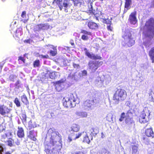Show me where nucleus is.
Segmentation results:
<instances>
[{"label": "nucleus", "mask_w": 154, "mask_h": 154, "mask_svg": "<svg viewBox=\"0 0 154 154\" xmlns=\"http://www.w3.org/2000/svg\"><path fill=\"white\" fill-rule=\"evenodd\" d=\"M61 142V136L58 132L54 129H49L44 142L47 154H59L62 147Z\"/></svg>", "instance_id": "1"}, {"label": "nucleus", "mask_w": 154, "mask_h": 154, "mask_svg": "<svg viewBox=\"0 0 154 154\" xmlns=\"http://www.w3.org/2000/svg\"><path fill=\"white\" fill-rule=\"evenodd\" d=\"M143 45L149 48L152 44V40L154 38V19L150 18L146 21L143 32Z\"/></svg>", "instance_id": "2"}, {"label": "nucleus", "mask_w": 154, "mask_h": 154, "mask_svg": "<svg viewBox=\"0 0 154 154\" xmlns=\"http://www.w3.org/2000/svg\"><path fill=\"white\" fill-rule=\"evenodd\" d=\"M122 38V44L123 46L130 47L134 44V40L132 36L129 27H127L124 30H123Z\"/></svg>", "instance_id": "3"}, {"label": "nucleus", "mask_w": 154, "mask_h": 154, "mask_svg": "<svg viewBox=\"0 0 154 154\" xmlns=\"http://www.w3.org/2000/svg\"><path fill=\"white\" fill-rule=\"evenodd\" d=\"M111 78L108 75H103L101 77H97L96 79L95 83L99 87H106L110 82Z\"/></svg>", "instance_id": "4"}, {"label": "nucleus", "mask_w": 154, "mask_h": 154, "mask_svg": "<svg viewBox=\"0 0 154 154\" xmlns=\"http://www.w3.org/2000/svg\"><path fill=\"white\" fill-rule=\"evenodd\" d=\"M126 95V92L125 90L120 88L117 89L114 95L113 102L116 104H118L119 101L124 100Z\"/></svg>", "instance_id": "5"}, {"label": "nucleus", "mask_w": 154, "mask_h": 154, "mask_svg": "<svg viewBox=\"0 0 154 154\" xmlns=\"http://www.w3.org/2000/svg\"><path fill=\"white\" fill-rule=\"evenodd\" d=\"M64 100L65 101L63 102V104L66 108H71L75 106L76 103L73 94H70L69 97L64 98L63 100L64 101Z\"/></svg>", "instance_id": "6"}, {"label": "nucleus", "mask_w": 154, "mask_h": 154, "mask_svg": "<svg viewBox=\"0 0 154 154\" xmlns=\"http://www.w3.org/2000/svg\"><path fill=\"white\" fill-rule=\"evenodd\" d=\"M103 62L96 61H91L88 64L89 69L92 72H95L98 68L103 64Z\"/></svg>", "instance_id": "7"}, {"label": "nucleus", "mask_w": 154, "mask_h": 154, "mask_svg": "<svg viewBox=\"0 0 154 154\" xmlns=\"http://www.w3.org/2000/svg\"><path fill=\"white\" fill-rule=\"evenodd\" d=\"M150 111L146 109H144L139 116V121L141 123H145L149 120L148 117L149 116Z\"/></svg>", "instance_id": "8"}, {"label": "nucleus", "mask_w": 154, "mask_h": 154, "mask_svg": "<svg viewBox=\"0 0 154 154\" xmlns=\"http://www.w3.org/2000/svg\"><path fill=\"white\" fill-rule=\"evenodd\" d=\"M82 132L78 133H71L69 136L68 141L70 142L72 140H75L79 138L82 135Z\"/></svg>", "instance_id": "9"}, {"label": "nucleus", "mask_w": 154, "mask_h": 154, "mask_svg": "<svg viewBox=\"0 0 154 154\" xmlns=\"http://www.w3.org/2000/svg\"><path fill=\"white\" fill-rule=\"evenodd\" d=\"M83 50L85 51L86 55L91 59L95 60L97 59H100L101 58V57L97 55H95L92 53H90L88 51L87 48H83Z\"/></svg>", "instance_id": "10"}, {"label": "nucleus", "mask_w": 154, "mask_h": 154, "mask_svg": "<svg viewBox=\"0 0 154 154\" xmlns=\"http://www.w3.org/2000/svg\"><path fill=\"white\" fill-rule=\"evenodd\" d=\"M10 110L7 107L4 106H0V114L2 116H5L10 112Z\"/></svg>", "instance_id": "11"}, {"label": "nucleus", "mask_w": 154, "mask_h": 154, "mask_svg": "<svg viewBox=\"0 0 154 154\" xmlns=\"http://www.w3.org/2000/svg\"><path fill=\"white\" fill-rule=\"evenodd\" d=\"M128 20L131 24L134 25H135L137 22L136 12H134L131 14L129 16Z\"/></svg>", "instance_id": "12"}, {"label": "nucleus", "mask_w": 154, "mask_h": 154, "mask_svg": "<svg viewBox=\"0 0 154 154\" xmlns=\"http://www.w3.org/2000/svg\"><path fill=\"white\" fill-rule=\"evenodd\" d=\"M65 81L63 79L60 80L56 82L55 86L56 90L58 91H60L63 88V83Z\"/></svg>", "instance_id": "13"}, {"label": "nucleus", "mask_w": 154, "mask_h": 154, "mask_svg": "<svg viewBox=\"0 0 154 154\" xmlns=\"http://www.w3.org/2000/svg\"><path fill=\"white\" fill-rule=\"evenodd\" d=\"M81 78V77H80L79 76V75H77L75 73L70 74L68 77V79L70 80L72 82L74 81H78Z\"/></svg>", "instance_id": "14"}, {"label": "nucleus", "mask_w": 154, "mask_h": 154, "mask_svg": "<svg viewBox=\"0 0 154 154\" xmlns=\"http://www.w3.org/2000/svg\"><path fill=\"white\" fill-rule=\"evenodd\" d=\"M91 100L92 101L93 105L95 106H99L100 103L102 102L101 98L100 97L94 99H92Z\"/></svg>", "instance_id": "15"}, {"label": "nucleus", "mask_w": 154, "mask_h": 154, "mask_svg": "<svg viewBox=\"0 0 154 154\" xmlns=\"http://www.w3.org/2000/svg\"><path fill=\"white\" fill-rule=\"evenodd\" d=\"M84 107L85 109L89 110L92 105H93L91 100H88L84 103Z\"/></svg>", "instance_id": "16"}, {"label": "nucleus", "mask_w": 154, "mask_h": 154, "mask_svg": "<svg viewBox=\"0 0 154 154\" xmlns=\"http://www.w3.org/2000/svg\"><path fill=\"white\" fill-rule=\"evenodd\" d=\"M28 137L32 140L35 141L36 140L35 137L37 136V132L34 131H29Z\"/></svg>", "instance_id": "17"}, {"label": "nucleus", "mask_w": 154, "mask_h": 154, "mask_svg": "<svg viewBox=\"0 0 154 154\" xmlns=\"http://www.w3.org/2000/svg\"><path fill=\"white\" fill-rule=\"evenodd\" d=\"M145 134L147 137H152V138L154 137V133L151 128L146 129L145 131Z\"/></svg>", "instance_id": "18"}, {"label": "nucleus", "mask_w": 154, "mask_h": 154, "mask_svg": "<svg viewBox=\"0 0 154 154\" xmlns=\"http://www.w3.org/2000/svg\"><path fill=\"white\" fill-rule=\"evenodd\" d=\"M126 124L128 126L130 127L134 125V122L131 118L127 116L125 120Z\"/></svg>", "instance_id": "19"}, {"label": "nucleus", "mask_w": 154, "mask_h": 154, "mask_svg": "<svg viewBox=\"0 0 154 154\" xmlns=\"http://www.w3.org/2000/svg\"><path fill=\"white\" fill-rule=\"evenodd\" d=\"M88 27L91 29H96L98 27V26L97 23L92 22H89L88 24Z\"/></svg>", "instance_id": "20"}, {"label": "nucleus", "mask_w": 154, "mask_h": 154, "mask_svg": "<svg viewBox=\"0 0 154 154\" xmlns=\"http://www.w3.org/2000/svg\"><path fill=\"white\" fill-rule=\"evenodd\" d=\"M125 9L124 12H126L127 10L130 8V6L132 3V0H125Z\"/></svg>", "instance_id": "21"}, {"label": "nucleus", "mask_w": 154, "mask_h": 154, "mask_svg": "<svg viewBox=\"0 0 154 154\" xmlns=\"http://www.w3.org/2000/svg\"><path fill=\"white\" fill-rule=\"evenodd\" d=\"M18 130L17 133L18 136L20 138L24 136V131L22 128H18Z\"/></svg>", "instance_id": "22"}, {"label": "nucleus", "mask_w": 154, "mask_h": 154, "mask_svg": "<svg viewBox=\"0 0 154 154\" xmlns=\"http://www.w3.org/2000/svg\"><path fill=\"white\" fill-rule=\"evenodd\" d=\"M82 134V135H83V136H84L83 142L89 144L90 140L89 137L88 136L87 133L85 132H83Z\"/></svg>", "instance_id": "23"}, {"label": "nucleus", "mask_w": 154, "mask_h": 154, "mask_svg": "<svg viewBox=\"0 0 154 154\" xmlns=\"http://www.w3.org/2000/svg\"><path fill=\"white\" fill-rule=\"evenodd\" d=\"M75 114L81 118L86 117L87 116V113L85 112H77Z\"/></svg>", "instance_id": "24"}, {"label": "nucleus", "mask_w": 154, "mask_h": 154, "mask_svg": "<svg viewBox=\"0 0 154 154\" xmlns=\"http://www.w3.org/2000/svg\"><path fill=\"white\" fill-rule=\"evenodd\" d=\"M71 128V131H72L74 132H77L79 131L80 127L78 125L73 124L72 125Z\"/></svg>", "instance_id": "25"}, {"label": "nucleus", "mask_w": 154, "mask_h": 154, "mask_svg": "<svg viewBox=\"0 0 154 154\" xmlns=\"http://www.w3.org/2000/svg\"><path fill=\"white\" fill-rule=\"evenodd\" d=\"M149 55L150 56L151 60H152V62L154 63V47L152 48L149 52Z\"/></svg>", "instance_id": "26"}, {"label": "nucleus", "mask_w": 154, "mask_h": 154, "mask_svg": "<svg viewBox=\"0 0 154 154\" xmlns=\"http://www.w3.org/2000/svg\"><path fill=\"white\" fill-rule=\"evenodd\" d=\"M49 72L48 71H46V72H44L42 74V79L43 80H48L49 78Z\"/></svg>", "instance_id": "27"}, {"label": "nucleus", "mask_w": 154, "mask_h": 154, "mask_svg": "<svg viewBox=\"0 0 154 154\" xmlns=\"http://www.w3.org/2000/svg\"><path fill=\"white\" fill-rule=\"evenodd\" d=\"M40 24L41 30H46L49 28V25L48 24Z\"/></svg>", "instance_id": "28"}, {"label": "nucleus", "mask_w": 154, "mask_h": 154, "mask_svg": "<svg viewBox=\"0 0 154 154\" xmlns=\"http://www.w3.org/2000/svg\"><path fill=\"white\" fill-rule=\"evenodd\" d=\"M21 101L24 104L26 105L29 103L27 98L25 95H24L21 96Z\"/></svg>", "instance_id": "29"}, {"label": "nucleus", "mask_w": 154, "mask_h": 154, "mask_svg": "<svg viewBox=\"0 0 154 154\" xmlns=\"http://www.w3.org/2000/svg\"><path fill=\"white\" fill-rule=\"evenodd\" d=\"M6 142L8 145L9 146L12 147L14 146V141L12 139L8 140Z\"/></svg>", "instance_id": "30"}, {"label": "nucleus", "mask_w": 154, "mask_h": 154, "mask_svg": "<svg viewBox=\"0 0 154 154\" xmlns=\"http://www.w3.org/2000/svg\"><path fill=\"white\" fill-rule=\"evenodd\" d=\"M87 71L85 70H83L81 72H79V76L80 77L82 78L83 76H85L87 75Z\"/></svg>", "instance_id": "31"}, {"label": "nucleus", "mask_w": 154, "mask_h": 154, "mask_svg": "<svg viewBox=\"0 0 154 154\" xmlns=\"http://www.w3.org/2000/svg\"><path fill=\"white\" fill-rule=\"evenodd\" d=\"M49 72L48 74H49V78L51 79H54L55 77V73H57L55 72H51L49 71H48Z\"/></svg>", "instance_id": "32"}, {"label": "nucleus", "mask_w": 154, "mask_h": 154, "mask_svg": "<svg viewBox=\"0 0 154 154\" xmlns=\"http://www.w3.org/2000/svg\"><path fill=\"white\" fill-rule=\"evenodd\" d=\"M74 4L75 5L78 7H80L83 3V1L80 2L78 0H74Z\"/></svg>", "instance_id": "33"}, {"label": "nucleus", "mask_w": 154, "mask_h": 154, "mask_svg": "<svg viewBox=\"0 0 154 154\" xmlns=\"http://www.w3.org/2000/svg\"><path fill=\"white\" fill-rule=\"evenodd\" d=\"M138 147L135 145L132 146V153L133 154H136L138 151Z\"/></svg>", "instance_id": "34"}, {"label": "nucleus", "mask_w": 154, "mask_h": 154, "mask_svg": "<svg viewBox=\"0 0 154 154\" xmlns=\"http://www.w3.org/2000/svg\"><path fill=\"white\" fill-rule=\"evenodd\" d=\"M50 52L51 55L53 56H55L57 53V49L56 48H54L53 50H51Z\"/></svg>", "instance_id": "35"}, {"label": "nucleus", "mask_w": 154, "mask_h": 154, "mask_svg": "<svg viewBox=\"0 0 154 154\" xmlns=\"http://www.w3.org/2000/svg\"><path fill=\"white\" fill-rule=\"evenodd\" d=\"M81 32L83 34V35H86L88 36V35H91V32H88L84 30H82Z\"/></svg>", "instance_id": "36"}, {"label": "nucleus", "mask_w": 154, "mask_h": 154, "mask_svg": "<svg viewBox=\"0 0 154 154\" xmlns=\"http://www.w3.org/2000/svg\"><path fill=\"white\" fill-rule=\"evenodd\" d=\"M14 102V103L16 104V106L17 107H19L20 106V102L19 100L17 98H16Z\"/></svg>", "instance_id": "37"}, {"label": "nucleus", "mask_w": 154, "mask_h": 154, "mask_svg": "<svg viewBox=\"0 0 154 154\" xmlns=\"http://www.w3.org/2000/svg\"><path fill=\"white\" fill-rule=\"evenodd\" d=\"M103 22L104 23H107V24H110L111 23V21L108 18H103Z\"/></svg>", "instance_id": "38"}, {"label": "nucleus", "mask_w": 154, "mask_h": 154, "mask_svg": "<svg viewBox=\"0 0 154 154\" xmlns=\"http://www.w3.org/2000/svg\"><path fill=\"white\" fill-rule=\"evenodd\" d=\"M39 60H36L33 63V66L34 67H38L39 66Z\"/></svg>", "instance_id": "39"}, {"label": "nucleus", "mask_w": 154, "mask_h": 154, "mask_svg": "<svg viewBox=\"0 0 154 154\" xmlns=\"http://www.w3.org/2000/svg\"><path fill=\"white\" fill-rule=\"evenodd\" d=\"M34 30L35 31H39L41 30V24L36 25L34 27Z\"/></svg>", "instance_id": "40"}, {"label": "nucleus", "mask_w": 154, "mask_h": 154, "mask_svg": "<svg viewBox=\"0 0 154 154\" xmlns=\"http://www.w3.org/2000/svg\"><path fill=\"white\" fill-rule=\"evenodd\" d=\"M125 114L124 112H122L120 118L119 119V121L120 122H122L124 120V119L125 117Z\"/></svg>", "instance_id": "41"}, {"label": "nucleus", "mask_w": 154, "mask_h": 154, "mask_svg": "<svg viewBox=\"0 0 154 154\" xmlns=\"http://www.w3.org/2000/svg\"><path fill=\"white\" fill-rule=\"evenodd\" d=\"M5 147V145L3 144L0 143V154L2 153L3 152L4 148Z\"/></svg>", "instance_id": "42"}, {"label": "nucleus", "mask_w": 154, "mask_h": 154, "mask_svg": "<svg viewBox=\"0 0 154 154\" xmlns=\"http://www.w3.org/2000/svg\"><path fill=\"white\" fill-rule=\"evenodd\" d=\"M16 78V76L13 75H10L9 77V79L12 81H14V79Z\"/></svg>", "instance_id": "43"}, {"label": "nucleus", "mask_w": 154, "mask_h": 154, "mask_svg": "<svg viewBox=\"0 0 154 154\" xmlns=\"http://www.w3.org/2000/svg\"><path fill=\"white\" fill-rule=\"evenodd\" d=\"M93 132L94 133H93V134L94 136H95L99 132V130L98 128H95L93 129Z\"/></svg>", "instance_id": "44"}, {"label": "nucleus", "mask_w": 154, "mask_h": 154, "mask_svg": "<svg viewBox=\"0 0 154 154\" xmlns=\"http://www.w3.org/2000/svg\"><path fill=\"white\" fill-rule=\"evenodd\" d=\"M81 38L82 40L86 41L88 39V37L86 35H82V36Z\"/></svg>", "instance_id": "45"}, {"label": "nucleus", "mask_w": 154, "mask_h": 154, "mask_svg": "<svg viewBox=\"0 0 154 154\" xmlns=\"http://www.w3.org/2000/svg\"><path fill=\"white\" fill-rule=\"evenodd\" d=\"M7 134L6 133H4L1 135V139L2 140H4L7 137Z\"/></svg>", "instance_id": "46"}, {"label": "nucleus", "mask_w": 154, "mask_h": 154, "mask_svg": "<svg viewBox=\"0 0 154 154\" xmlns=\"http://www.w3.org/2000/svg\"><path fill=\"white\" fill-rule=\"evenodd\" d=\"M102 154H110V152L106 149H103L102 150Z\"/></svg>", "instance_id": "47"}, {"label": "nucleus", "mask_w": 154, "mask_h": 154, "mask_svg": "<svg viewBox=\"0 0 154 154\" xmlns=\"http://www.w3.org/2000/svg\"><path fill=\"white\" fill-rule=\"evenodd\" d=\"M112 116L110 115H108L107 116L106 119H107L109 121H111V120H112Z\"/></svg>", "instance_id": "48"}, {"label": "nucleus", "mask_w": 154, "mask_h": 154, "mask_svg": "<svg viewBox=\"0 0 154 154\" xmlns=\"http://www.w3.org/2000/svg\"><path fill=\"white\" fill-rule=\"evenodd\" d=\"M73 66L75 68L79 69L80 68V66L78 64L73 63Z\"/></svg>", "instance_id": "49"}, {"label": "nucleus", "mask_w": 154, "mask_h": 154, "mask_svg": "<svg viewBox=\"0 0 154 154\" xmlns=\"http://www.w3.org/2000/svg\"><path fill=\"white\" fill-rule=\"evenodd\" d=\"M24 42V43H27L30 44L32 42V40L30 39L25 40Z\"/></svg>", "instance_id": "50"}, {"label": "nucleus", "mask_w": 154, "mask_h": 154, "mask_svg": "<svg viewBox=\"0 0 154 154\" xmlns=\"http://www.w3.org/2000/svg\"><path fill=\"white\" fill-rule=\"evenodd\" d=\"M21 16L23 18H25L26 16V12L24 11H23L21 14Z\"/></svg>", "instance_id": "51"}, {"label": "nucleus", "mask_w": 154, "mask_h": 154, "mask_svg": "<svg viewBox=\"0 0 154 154\" xmlns=\"http://www.w3.org/2000/svg\"><path fill=\"white\" fill-rule=\"evenodd\" d=\"M109 25H108L107 26V28L108 30H109L110 31H112V28L110 26V24H109Z\"/></svg>", "instance_id": "52"}, {"label": "nucleus", "mask_w": 154, "mask_h": 154, "mask_svg": "<svg viewBox=\"0 0 154 154\" xmlns=\"http://www.w3.org/2000/svg\"><path fill=\"white\" fill-rule=\"evenodd\" d=\"M72 154H84V153L81 152H76Z\"/></svg>", "instance_id": "53"}, {"label": "nucleus", "mask_w": 154, "mask_h": 154, "mask_svg": "<svg viewBox=\"0 0 154 154\" xmlns=\"http://www.w3.org/2000/svg\"><path fill=\"white\" fill-rule=\"evenodd\" d=\"M40 57L41 58H47L48 57V56L47 55H41L40 56Z\"/></svg>", "instance_id": "54"}, {"label": "nucleus", "mask_w": 154, "mask_h": 154, "mask_svg": "<svg viewBox=\"0 0 154 154\" xmlns=\"http://www.w3.org/2000/svg\"><path fill=\"white\" fill-rule=\"evenodd\" d=\"M47 46L48 47H49L50 48H51L52 49H53L54 48H56L54 47V46L51 45H47Z\"/></svg>", "instance_id": "55"}, {"label": "nucleus", "mask_w": 154, "mask_h": 154, "mask_svg": "<svg viewBox=\"0 0 154 154\" xmlns=\"http://www.w3.org/2000/svg\"><path fill=\"white\" fill-rule=\"evenodd\" d=\"M90 9L89 11H91L92 12H93V7L92 5L91 4H90Z\"/></svg>", "instance_id": "56"}, {"label": "nucleus", "mask_w": 154, "mask_h": 154, "mask_svg": "<svg viewBox=\"0 0 154 154\" xmlns=\"http://www.w3.org/2000/svg\"><path fill=\"white\" fill-rule=\"evenodd\" d=\"M19 60H21L22 61H23V62H24L25 60L24 59V58L22 57H19Z\"/></svg>", "instance_id": "57"}, {"label": "nucleus", "mask_w": 154, "mask_h": 154, "mask_svg": "<svg viewBox=\"0 0 154 154\" xmlns=\"http://www.w3.org/2000/svg\"><path fill=\"white\" fill-rule=\"evenodd\" d=\"M15 143L17 145H19L20 144V142L18 140H17L15 142Z\"/></svg>", "instance_id": "58"}, {"label": "nucleus", "mask_w": 154, "mask_h": 154, "mask_svg": "<svg viewBox=\"0 0 154 154\" xmlns=\"http://www.w3.org/2000/svg\"><path fill=\"white\" fill-rule=\"evenodd\" d=\"M105 137V136L103 134V132H102L101 133V137L102 138H104V137Z\"/></svg>", "instance_id": "59"}, {"label": "nucleus", "mask_w": 154, "mask_h": 154, "mask_svg": "<svg viewBox=\"0 0 154 154\" xmlns=\"http://www.w3.org/2000/svg\"><path fill=\"white\" fill-rule=\"evenodd\" d=\"M5 154H11L9 152H6L5 153Z\"/></svg>", "instance_id": "60"}, {"label": "nucleus", "mask_w": 154, "mask_h": 154, "mask_svg": "<svg viewBox=\"0 0 154 154\" xmlns=\"http://www.w3.org/2000/svg\"><path fill=\"white\" fill-rule=\"evenodd\" d=\"M152 6L154 7V0L153 1L152 4Z\"/></svg>", "instance_id": "61"}, {"label": "nucleus", "mask_w": 154, "mask_h": 154, "mask_svg": "<svg viewBox=\"0 0 154 154\" xmlns=\"http://www.w3.org/2000/svg\"><path fill=\"white\" fill-rule=\"evenodd\" d=\"M90 137H91V140H92L93 139V137H92V135L91 136H90Z\"/></svg>", "instance_id": "62"}, {"label": "nucleus", "mask_w": 154, "mask_h": 154, "mask_svg": "<svg viewBox=\"0 0 154 154\" xmlns=\"http://www.w3.org/2000/svg\"><path fill=\"white\" fill-rule=\"evenodd\" d=\"M146 137H143V140H146Z\"/></svg>", "instance_id": "63"}, {"label": "nucleus", "mask_w": 154, "mask_h": 154, "mask_svg": "<svg viewBox=\"0 0 154 154\" xmlns=\"http://www.w3.org/2000/svg\"><path fill=\"white\" fill-rule=\"evenodd\" d=\"M149 143V140H148L146 142H145L146 143Z\"/></svg>", "instance_id": "64"}]
</instances>
